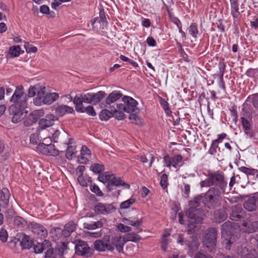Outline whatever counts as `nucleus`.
<instances>
[{
	"label": "nucleus",
	"instance_id": "obj_4",
	"mask_svg": "<svg viewBox=\"0 0 258 258\" xmlns=\"http://www.w3.org/2000/svg\"><path fill=\"white\" fill-rule=\"evenodd\" d=\"M217 230L215 228H210L204 233L205 242L210 251H213L216 247Z\"/></svg>",
	"mask_w": 258,
	"mask_h": 258
},
{
	"label": "nucleus",
	"instance_id": "obj_62",
	"mask_svg": "<svg viewBox=\"0 0 258 258\" xmlns=\"http://www.w3.org/2000/svg\"><path fill=\"white\" fill-rule=\"evenodd\" d=\"M67 251V249L66 248V245L64 243H63L62 245L59 248L57 251V253L61 257H62L64 254L66 253Z\"/></svg>",
	"mask_w": 258,
	"mask_h": 258
},
{
	"label": "nucleus",
	"instance_id": "obj_40",
	"mask_svg": "<svg viewBox=\"0 0 258 258\" xmlns=\"http://www.w3.org/2000/svg\"><path fill=\"white\" fill-rule=\"evenodd\" d=\"M44 114V111L43 110L39 109L34 110L31 112L29 114L31 116V118H32V119H33V120L36 123L41 117L43 116Z\"/></svg>",
	"mask_w": 258,
	"mask_h": 258
},
{
	"label": "nucleus",
	"instance_id": "obj_56",
	"mask_svg": "<svg viewBox=\"0 0 258 258\" xmlns=\"http://www.w3.org/2000/svg\"><path fill=\"white\" fill-rule=\"evenodd\" d=\"M129 119L135 124H140L141 123V120L138 115H137L136 114L132 113L130 114Z\"/></svg>",
	"mask_w": 258,
	"mask_h": 258
},
{
	"label": "nucleus",
	"instance_id": "obj_48",
	"mask_svg": "<svg viewBox=\"0 0 258 258\" xmlns=\"http://www.w3.org/2000/svg\"><path fill=\"white\" fill-rule=\"evenodd\" d=\"M135 202V199L130 198V199L122 202L120 205V208L122 209L128 208L132 204Z\"/></svg>",
	"mask_w": 258,
	"mask_h": 258
},
{
	"label": "nucleus",
	"instance_id": "obj_15",
	"mask_svg": "<svg viewBox=\"0 0 258 258\" xmlns=\"http://www.w3.org/2000/svg\"><path fill=\"white\" fill-rule=\"evenodd\" d=\"M10 113L13 115L12 121L15 123H17L21 121L24 117V109L15 108V107L10 106L9 108Z\"/></svg>",
	"mask_w": 258,
	"mask_h": 258
},
{
	"label": "nucleus",
	"instance_id": "obj_26",
	"mask_svg": "<svg viewBox=\"0 0 258 258\" xmlns=\"http://www.w3.org/2000/svg\"><path fill=\"white\" fill-rule=\"evenodd\" d=\"M58 94L56 93H51L46 94L44 99H43V104H50L58 98Z\"/></svg>",
	"mask_w": 258,
	"mask_h": 258
},
{
	"label": "nucleus",
	"instance_id": "obj_42",
	"mask_svg": "<svg viewBox=\"0 0 258 258\" xmlns=\"http://www.w3.org/2000/svg\"><path fill=\"white\" fill-rule=\"evenodd\" d=\"M23 53H24V51L21 50L19 45L13 46L10 49V53L14 57H17Z\"/></svg>",
	"mask_w": 258,
	"mask_h": 258
},
{
	"label": "nucleus",
	"instance_id": "obj_16",
	"mask_svg": "<svg viewBox=\"0 0 258 258\" xmlns=\"http://www.w3.org/2000/svg\"><path fill=\"white\" fill-rule=\"evenodd\" d=\"M57 119V117L52 114H47L45 118L39 120V125L40 128L43 130L53 124V121Z\"/></svg>",
	"mask_w": 258,
	"mask_h": 258
},
{
	"label": "nucleus",
	"instance_id": "obj_3",
	"mask_svg": "<svg viewBox=\"0 0 258 258\" xmlns=\"http://www.w3.org/2000/svg\"><path fill=\"white\" fill-rule=\"evenodd\" d=\"M27 99L28 97L24 92L23 87L22 86L18 87L10 99V102L13 103L10 106L24 109L27 107Z\"/></svg>",
	"mask_w": 258,
	"mask_h": 258
},
{
	"label": "nucleus",
	"instance_id": "obj_46",
	"mask_svg": "<svg viewBox=\"0 0 258 258\" xmlns=\"http://www.w3.org/2000/svg\"><path fill=\"white\" fill-rule=\"evenodd\" d=\"M78 181L82 186H87L88 184L90 182V178L83 175H79Z\"/></svg>",
	"mask_w": 258,
	"mask_h": 258
},
{
	"label": "nucleus",
	"instance_id": "obj_41",
	"mask_svg": "<svg viewBox=\"0 0 258 258\" xmlns=\"http://www.w3.org/2000/svg\"><path fill=\"white\" fill-rule=\"evenodd\" d=\"M76 229V225L73 222H69L64 226V234L69 236Z\"/></svg>",
	"mask_w": 258,
	"mask_h": 258
},
{
	"label": "nucleus",
	"instance_id": "obj_32",
	"mask_svg": "<svg viewBox=\"0 0 258 258\" xmlns=\"http://www.w3.org/2000/svg\"><path fill=\"white\" fill-rule=\"evenodd\" d=\"M39 132L37 131L31 134L30 136V142L32 145H37L38 146L41 143L40 137H39Z\"/></svg>",
	"mask_w": 258,
	"mask_h": 258
},
{
	"label": "nucleus",
	"instance_id": "obj_7",
	"mask_svg": "<svg viewBox=\"0 0 258 258\" xmlns=\"http://www.w3.org/2000/svg\"><path fill=\"white\" fill-rule=\"evenodd\" d=\"M94 248L99 251H104L106 249L109 251H112L114 249L113 246L110 241V237L108 235H105L102 239L96 240L94 242Z\"/></svg>",
	"mask_w": 258,
	"mask_h": 258
},
{
	"label": "nucleus",
	"instance_id": "obj_31",
	"mask_svg": "<svg viewBox=\"0 0 258 258\" xmlns=\"http://www.w3.org/2000/svg\"><path fill=\"white\" fill-rule=\"evenodd\" d=\"M241 213L242 210L241 208L235 207V208L232 210V213L230 215V219L233 221H237L241 218Z\"/></svg>",
	"mask_w": 258,
	"mask_h": 258
},
{
	"label": "nucleus",
	"instance_id": "obj_9",
	"mask_svg": "<svg viewBox=\"0 0 258 258\" xmlns=\"http://www.w3.org/2000/svg\"><path fill=\"white\" fill-rule=\"evenodd\" d=\"M37 150L42 154L48 156H55L59 153V151L56 149L54 145L52 144H40L39 145L37 146Z\"/></svg>",
	"mask_w": 258,
	"mask_h": 258
},
{
	"label": "nucleus",
	"instance_id": "obj_2",
	"mask_svg": "<svg viewBox=\"0 0 258 258\" xmlns=\"http://www.w3.org/2000/svg\"><path fill=\"white\" fill-rule=\"evenodd\" d=\"M221 192L218 188H211L204 195L202 202L205 206L214 209L220 205Z\"/></svg>",
	"mask_w": 258,
	"mask_h": 258
},
{
	"label": "nucleus",
	"instance_id": "obj_27",
	"mask_svg": "<svg viewBox=\"0 0 258 258\" xmlns=\"http://www.w3.org/2000/svg\"><path fill=\"white\" fill-rule=\"evenodd\" d=\"M185 244L192 251L197 250L199 246V243L197 240L193 237H190V240H185Z\"/></svg>",
	"mask_w": 258,
	"mask_h": 258
},
{
	"label": "nucleus",
	"instance_id": "obj_14",
	"mask_svg": "<svg viewBox=\"0 0 258 258\" xmlns=\"http://www.w3.org/2000/svg\"><path fill=\"white\" fill-rule=\"evenodd\" d=\"M240 228L241 231L245 233H250L254 232L258 229V222L244 221Z\"/></svg>",
	"mask_w": 258,
	"mask_h": 258
},
{
	"label": "nucleus",
	"instance_id": "obj_30",
	"mask_svg": "<svg viewBox=\"0 0 258 258\" xmlns=\"http://www.w3.org/2000/svg\"><path fill=\"white\" fill-rule=\"evenodd\" d=\"M244 208L248 211H253L256 209V201L252 198L248 200L243 204Z\"/></svg>",
	"mask_w": 258,
	"mask_h": 258
},
{
	"label": "nucleus",
	"instance_id": "obj_38",
	"mask_svg": "<svg viewBox=\"0 0 258 258\" xmlns=\"http://www.w3.org/2000/svg\"><path fill=\"white\" fill-rule=\"evenodd\" d=\"M117 109L112 110V117H114L116 119L118 120H123L125 118V114L124 113L123 110Z\"/></svg>",
	"mask_w": 258,
	"mask_h": 258
},
{
	"label": "nucleus",
	"instance_id": "obj_43",
	"mask_svg": "<svg viewBox=\"0 0 258 258\" xmlns=\"http://www.w3.org/2000/svg\"><path fill=\"white\" fill-rule=\"evenodd\" d=\"M183 158L180 155L174 156L172 158V166L176 169H178L180 167L179 163L182 161Z\"/></svg>",
	"mask_w": 258,
	"mask_h": 258
},
{
	"label": "nucleus",
	"instance_id": "obj_24",
	"mask_svg": "<svg viewBox=\"0 0 258 258\" xmlns=\"http://www.w3.org/2000/svg\"><path fill=\"white\" fill-rule=\"evenodd\" d=\"M122 96V94L117 91H114L109 94L108 97L106 99V103L108 105H110L113 103L118 100H119Z\"/></svg>",
	"mask_w": 258,
	"mask_h": 258
},
{
	"label": "nucleus",
	"instance_id": "obj_36",
	"mask_svg": "<svg viewBox=\"0 0 258 258\" xmlns=\"http://www.w3.org/2000/svg\"><path fill=\"white\" fill-rule=\"evenodd\" d=\"M219 67V71H220V76H219V86L220 88L223 89H225V86L224 82L223 80V75L225 72V64L220 63Z\"/></svg>",
	"mask_w": 258,
	"mask_h": 258
},
{
	"label": "nucleus",
	"instance_id": "obj_45",
	"mask_svg": "<svg viewBox=\"0 0 258 258\" xmlns=\"http://www.w3.org/2000/svg\"><path fill=\"white\" fill-rule=\"evenodd\" d=\"M198 29L197 24L195 23H192L188 28V32L194 38L197 37V34H198Z\"/></svg>",
	"mask_w": 258,
	"mask_h": 258
},
{
	"label": "nucleus",
	"instance_id": "obj_5",
	"mask_svg": "<svg viewBox=\"0 0 258 258\" xmlns=\"http://www.w3.org/2000/svg\"><path fill=\"white\" fill-rule=\"evenodd\" d=\"M123 104H119L116 105V107L120 110L130 113L134 112L137 109L138 102L131 97L124 96L122 98Z\"/></svg>",
	"mask_w": 258,
	"mask_h": 258
},
{
	"label": "nucleus",
	"instance_id": "obj_61",
	"mask_svg": "<svg viewBox=\"0 0 258 258\" xmlns=\"http://www.w3.org/2000/svg\"><path fill=\"white\" fill-rule=\"evenodd\" d=\"M24 47L27 52L35 53L37 51V48L36 47L32 46L28 43H25Z\"/></svg>",
	"mask_w": 258,
	"mask_h": 258
},
{
	"label": "nucleus",
	"instance_id": "obj_23",
	"mask_svg": "<svg viewBox=\"0 0 258 258\" xmlns=\"http://www.w3.org/2000/svg\"><path fill=\"white\" fill-rule=\"evenodd\" d=\"M238 0H230L231 14L234 19H237L240 15Z\"/></svg>",
	"mask_w": 258,
	"mask_h": 258
},
{
	"label": "nucleus",
	"instance_id": "obj_21",
	"mask_svg": "<svg viewBox=\"0 0 258 258\" xmlns=\"http://www.w3.org/2000/svg\"><path fill=\"white\" fill-rule=\"evenodd\" d=\"M34 246V252L36 253H40L43 251L45 250L47 248L50 246V242L49 241L44 240L42 242H37L36 244H33Z\"/></svg>",
	"mask_w": 258,
	"mask_h": 258
},
{
	"label": "nucleus",
	"instance_id": "obj_28",
	"mask_svg": "<svg viewBox=\"0 0 258 258\" xmlns=\"http://www.w3.org/2000/svg\"><path fill=\"white\" fill-rule=\"evenodd\" d=\"M114 174L109 172H105L102 174H99L98 179L102 183H110L111 181L112 177Z\"/></svg>",
	"mask_w": 258,
	"mask_h": 258
},
{
	"label": "nucleus",
	"instance_id": "obj_60",
	"mask_svg": "<svg viewBox=\"0 0 258 258\" xmlns=\"http://www.w3.org/2000/svg\"><path fill=\"white\" fill-rule=\"evenodd\" d=\"M83 102L92 104L91 93L82 95Z\"/></svg>",
	"mask_w": 258,
	"mask_h": 258
},
{
	"label": "nucleus",
	"instance_id": "obj_10",
	"mask_svg": "<svg viewBox=\"0 0 258 258\" xmlns=\"http://www.w3.org/2000/svg\"><path fill=\"white\" fill-rule=\"evenodd\" d=\"M114 209L112 204L98 203L94 207V210L98 215H107L112 212Z\"/></svg>",
	"mask_w": 258,
	"mask_h": 258
},
{
	"label": "nucleus",
	"instance_id": "obj_18",
	"mask_svg": "<svg viewBox=\"0 0 258 258\" xmlns=\"http://www.w3.org/2000/svg\"><path fill=\"white\" fill-rule=\"evenodd\" d=\"M124 236L121 237L120 235H115L112 237L111 239V244L114 246L116 247V249L119 252H120L123 250V247L125 243Z\"/></svg>",
	"mask_w": 258,
	"mask_h": 258
},
{
	"label": "nucleus",
	"instance_id": "obj_57",
	"mask_svg": "<svg viewBox=\"0 0 258 258\" xmlns=\"http://www.w3.org/2000/svg\"><path fill=\"white\" fill-rule=\"evenodd\" d=\"M217 213L219 215L218 219L217 220H218L219 222L221 221H223L225 220L227 217V215L225 213V211L224 210H219L217 211Z\"/></svg>",
	"mask_w": 258,
	"mask_h": 258
},
{
	"label": "nucleus",
	"instance_id": "obj_6",
	"mask_svg": "<svg viewBox=\"0 0 258 258\" xmlns=\"http://www.w3.org/2000/svg\"><path fill=\"white\" fill-rule=\"evenodd\" d=\"M202 200V196L201 195H198L195 197L193 200L189 202V208L186 212V215L187 216L195 217V214H194L193 212H196L201 214L200 216L198 217V220L200 221L202 219V216H203L204 215L203 213V209L200 208L197 209V208L199 207Z\"/></svg>",
	"mask_w": 258,
	"mask_h": 258
},
{
	"label": "nucleus",
	"instance_id": "obj_35",
	"mask_svg": "<svg viewBox=\"0 0 258 258\" xmlns=\"http://www.w3.org/2000/svg\"><path fill=\"white\" fill-rule=\"evenodd\" d=\"M73 102L76 105V110L77 112L82 111L83 106V99L82 95L80 96H75L73 99Z\"/></svg>",
	"mask_w": 258,
	"mask_h": 258
},
{
	"label": "nucleus",
	"instance_id": "obj_52",
	"mask_svg": "<svg viewBox=\"0 0 258 258\" xmlns=\"http://www.w3.org/2000/svg\"><path fill=\"white\" fill-rule=\"evenodd\" d=\"M45 258H55L56 253L54 252L53 249L51 247V245L45 249Z\"/></svg>",
	"mask_w": 258,
	"mask_h": 258
},
{
	"label": "nucleus",
	"instance_id": "obj_13",
	"mask_svg": "<svg viewBox=\"0 0 258 258\" xmlns=\"http://www.w3.org/2000/svg\"><path fill=\"white\" fill-rule=\"evenodd\" d=\"M18 236V238H16L14 240L15 244L20 242L22 249H29L32 247L33 242L29 236L23 234H20Z\"/></svg>",
	"mask_w": 258,
	"mask_h": 258
},
{
	"label": "nucleus",
	"instance_id": "obj_53",
	"mask_svg": "<svg viewBox=\"0 0 258 258\" xmlns=\"http://www.w3.org/2000/svg\"><path fill=\"white\" fill-rule=\"evenodd\" d=\"M118 229L121 232H127L132 231V228L128 226L124 225L122 223H120L117 226Z\"/></svg>",
	"mask_w": 258,
	"mask_h": 258
},
{
	"label": "nucleus",
	"instance_id": "obj_64",
	"mask_svg": "<svg viewBox=\"0 0 258 258\" xmlns=\"http://www.w3.org/2000/svg\"><path fill=\"white\" fill-rule=\"evenodd\" d=\"M258 74V69H249L246 72V75L249 77H254Z\"/></svg>",
	"mask_w": 258,
	"mask_h": 258
},
{
	"label": "nucleus",
	"instance_id": "obj_19",
	"mask_svg": "<svg viewBox=\"0 0 258 258\" xmlns=\"http://www.w3.org/2000/svg\"><path fill=\"white\" fill-rule=\"evenodd\" d=\"M10 198V193L7 188H3L0 195V207L7 208L8 207Z\"/></svg>",
	"mask_w": 258,
	"mask_h": 258
},
{
	"label": "nucleus",
	"instance_id": "obj_39",
	"mask_svg": "<svg viewBox=\"0 0 258 258\" xmlns=\"http://www.w3.org/2000/svg\"><path fill=\"white\" fill-rule=\"evenodd\" d=\"M90 170L96 174L100 173L104 170L105 168L103 164L93 163L90 167Z\"/></svg>",
	"mask_w": 258,
	"mask_h": 258
},
{
	"label": "nucleus",
	"instance_id": "obj_63",
	"mask_svg": "<svg viewBox=\"0 0 258 258\" xmlns=\"http://www.w3.org/2000/svg\"><path fill=\"white\" fill-rule=\"evenodd\" d=\"M81 154L83 156H86L90 157L91 155V151L86 146H83L81 150Z\"/></svg>",
	"mask_w": 258,
	"mask_h": 258
},
{
	"label": "nucleus",
	"instance_id": "obj_55",
	"mask_svg": "<svg viewBox=\"0 0 258 258\" xmlns=\"http://www.w3.org/2000/svg\"><path fill=\"white\" fill-rule=\"evenodd\" d=\"M241 123L245 131H249L250 129V124L248 120L243 117H241Z\"/></svg>",
	"mask_w": 258,
	"mask_h": 258
},
{
	"label": "nucleus",
	"instance_id": "obj_33",
	"mask_svg": "<svg viewBox=\"0 0 258 258\" xmlns=\"http://www.w3.org/2000/svg\"><path fill=\"white\" fill-rule=\"evenodd\" d=\"M124 239L125 242L129 241L138 242L141 239V237L134 233H130L124 236Z\"/></svg>",
	"mask_w": 258,
	"mask_h": 258
},
{
	"label": "nucleus",
	"instance_id": "obj_17",
	"mask_svg": "<svg viewBox=\"0 0 258 258\" xmlns=\"http://www.w3.org/2000/svg\"><path fill=\"white\" fill-rule=\"evenodd\" d=\"M108 187L110 190L113 189L112 186H122L124 189H129L130 185L124 182L120 177H116L114 174L113 177H112L111 181L110 183L107 184Z\"/></svg>",
	"mask_w": 258,
	"mask_h": 258
},
{
	"label": "nucleus",
	"instance_id": "obj_29",
	"mask_svg": "<svg viewBox=\"0 0 258 258\" xmlns=\"http://www.w3.org/2000/svg\"><path fill=\"white\" fill-rule=\"evenodd\" d=\"M104 92L100 91L96 93H91L92 104H96L98 103L105 96Z\"/></svg>",
	"mask_w": 258,
	"mask_h": 258
},
{
	"label": "nucleus",
	"instance_id": "obj_59",
	"mask_svg": "<svg viewBox=\"0 0 258 258\" xmlns=\"http://www.w3.org/2000/svg\"><path fill=\"white\" fill-rule=\"evenodd\" d=\"M167 184V175L166 174H163L161 176L160 185L163 188H165Z\"/></svg>",
	"mask_w": 258,
	"mask_h": 258
},
{
	"label": "nucleus",
	"instance_id": "obj_8",
	"mask_svg": "<svg viewBox=\"0 0 258 258\" xmlns=\"http://www.w3.org/2000/svg\"><path fill=\"white\" fill-rule=\"evenodd\" d=\"M235 251L241 258H258V252L256 250L249 249L244 245L237 246Z\"/></svg>",
	"mask_w": 258,
	"mask_h": 258
},
{
	"label": "nucleus",
	"instance_id": "obj_1",
	"mask_svg": "<svg viewBox=\"0 0 258 258\" xmlns=\"http://www.w3.org/2000/svg\"><path fill=\"white\" fill-rule=\"evenodd\" d=\"M227 184V181L224 177V173L219 171L209 173L207 178L200 182L201 187L214 185L223 189Z\"/></svg>",
	"mask_w": 258,
	"mask_h": 258
},
{
	"label": "nucleus",
	"instance_id": "obj_12",
	"mask_svg": "<svg viewBox=\"0 0 258 258\" xmlns=\"http://www.w3.org/2000/svg\"><path fill=\"white\" fill-rule=\"evenodd\" d=\"M76 253L81 256H85L91 253L90 248L88 244L82 240H79L75 245Z\"/></svg>",
	"mask_w": 258,
	"mask_h": 258
},
{
	"label": "nucleus",
	"instance_id": "obj_49",
	"mask_svg": "<svg viewBox=\"0 0 258 258\" xmlns=\"http://www.w3.org/2000/svg\"><path fill=\"white\" fill-rule=\"evenodd\" d=\"M79 112H86L88 115L91 116H95L96 112L92 106H88L86 107H83L82 111H79Z\"/></svg>",
	"mask_w": 258,
	"mask_h": 258
},
{
	"label": "nucleus",
	"instance_id": "obj_37",
	"mask_svg": "<svg viewBox=\"0 0 258 258\" xmlns=\"http://www.w3.org/2000/svg\"><path fill=\"white\" fill-rule=\"evenodd\" d=\"M112 117V110L109 111L108 109H103L99 114V117L101 120L107 121Z\"/></svg>",
	"mask_w": 258,
	"mask_h": 258
},
{
	"label": "nucleus",
	"instance_id": "obj_11",
	"mask_svg": "<svg viewBox=\"0 0 258 258\" xmlns=\"http://www.w3.org/2000/svg\"><path fill=\"white\" fill-rule=\"evenodd\" d=\"M30 228L31 231L38 237L44 238L47 235V231L46 228L38 223H31Z\"/></svg>",
	"mask_w": 258,
	"mask_h": 258
},
{
	"label": "nucleus",
	"instance_id": "obj_47",
	"mask_svg": "<svg viewBox=\"0 0 258 258\" xmlns=\"http://www.w3.org/2000/svg\"><path fill=\"white\" fill-rule=\"evenodd\" d=\"M90 189L93 192L95 193L97 196L102 197L103 195V192L99 187L95 183H91L90 185Z\"/></svg>",
	"mask_w": 258,
	"mask_h": 258
},
{
	"label": "nucleus",
	"instance_id": "obj_22",
	"mask_svg": "<svg viewBox=\"0 0 258 258\" xmlns=\"http://www.w3.org/2000/svg\"><path fill=\"white\" fill-rule=\"evenodd\" d=\"M74 112L73 107L66 105L58 106L55 109L56 114L60 116H62L66 113H72Z\"/></svg>",
	"mask_w": 258,
	"mask_h": 258
},
{
	"label": "nucleus",
	"instance_id": "obj_25",
	"mask_svg": "<svg viewBox=\"0 0 258 258\" xmlns=\"http://www.w3.org/2000/svg\"><path fill=\"white\" fill-rule=\"evenodd\" d=\"M73 143V139H69L68 142L67 143L68 146V149L67 150L66 156L67 159L69 160H71L73 156L75 155L76 152V147L75 146L70 145H71Z\"/></svg>",
	"mask_w": 258,
	"mask_h": 258
},
{
	"label": "nucleus",
	"instance_id": "obj_51",
	"mask_svg": "<svg viewBox=\"0 0 258 258\" xmlns=\"http://www.w3.org/2000/svg\"><path fill=\"white\" fill-rule=\"evenodd\" d=\"M193 213L195 214H194V216H195L194 217H190V216H187V217H188V218L189 219H190L191 220H194V221L195 222H196V223H200V222H201L202 221V220L206 217V213H205V211L203 210V213L204 215H203V216H202V219L200 221L198 220V217L200 216L201 214L200 213H198V212H194Z\"/></svg>",
	"mask_w": 258,
	"mask_h": 258
},
{
	"label": "nucleus",
	"instance_id": "obj_50",
	"mask_svg": "<svg viewBox=\"0 0 258 258\" xmlns=\"http://www.w3.org/2000/svg\"><path fill=\"white\" fill-rule=\"evenodd\" d=\"M39 87L40 86L39 85H36L33 87H30L28 93L29 97H32L36 95Z\"/></svg>",
	"mask_w": 258,
	"mask_h": 258
},
{
	"label": "nucleus",
	"instance_id": "obj_20",
	"mask_svg": "<svg viewBox=\"0 0 258 258\" xmlns=\"http://www.w3.org/2000/svg\"><path fill=\"white\" fill-rule=\"evenodd\" d=\"M45 95V88L40 86L36 96L34 98V103L38 106L42 105Z\"/></svg>",
	"mask_w": 258,
	"mask_h": 258
},
{
	"label": "nucleus",
	"instance_id": "obj_34",
	"mask_svg": "<svg viewBox=\"0 0 258 258\" xmlns=\"http://www.w3.org/2000/svg\"><path fill=\"white\" fill-rule=\"evenodd\" d=\"M123 222L126 224L130 225L133 226H135L136 228H139V226L142 223V219H132L131 218L126 219L124 218L123 219Z\"/></svg>",
	"mask_w": 258,
	"mask_h": 258
},
{
	"label": "nucleus",
	"instance_id": "obj_44",
	"mask_svg": "<svg viewBox=\"0 0 258 258\" xmlns=\"http://www.w3.org/2000/svg\"><path fill=\"white\" fill-rule=\"evenodd\" d=\"M49 132L51 135V141H53L55 143L58 142V138L60 135V131L57 129L54 130V128H50Z\"/></svg>",
	"mask_w": 258,
	"mask_h": 258
},
{
	"label": "nucleus",
	"instance_id": "obj_54",
	"mask_svg": "<svg viewBox=\"0 0 258 258\" xmlns=\"http://www.w3.org/2000/svg\"><path fill=\"white\" fill-rule=\"evenodd\" d=\"M8 234L7 231L4 228L0 229V240L3 242L7 241Z\"/></svg>",
	"mask_w": 258,
	"mask_h": 258
},
{
	"label": "nucleus",
	"instance_id": "obj_58",
	"mask_svg": "<svg viewBox=\"0 0 258 258\" xmlns=\"http://www.w3.org/2000/svg\"><path fill=\"white\" fill-rule=\"evenodd\" d=\"M31 116L29 114L27 117H26L23 121L24 125L26 126H30L32 125L35 122L31 118Z\"/></svg>",
	"mask_w": 258,
	"mask_h": 258
}]
</instances>
